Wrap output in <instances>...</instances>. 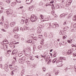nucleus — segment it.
I'll use <instances>...</instances> for the list:
<instances>
[{
    "instance_id": "obj_1",
    "label": "nucleus",
    "mask_w": 76,
    "mask_h": 76,
    "mask_svg": "<svg viewBox=\"0 0 76 76\" xmlns=\"http://www.w3.org/2000/svg\"><path fill=\"white\" fill-rule=\"evenodd\" d=\"M28 20L26 19V18L22 17L21 21L23 22L25 21V23L26 25H28L29 24V23L28 22Z\"/></svg>"
},
{
    "instance_id": "obj_2",
    "label": "nucleus",
    "mask_w": 76,
    "mask_h": 76,
    "mask_svg": "<svg viewBox=\"0 0 76 76\" xmlns=\"http://www.w3.org/2000/svg\"><path fill=\"white\" fill-rule=\"evenodd\" d=\"M31 20L33 22H35L36 20H37V17L35 16V15H32L31 18Z\"/></svg>"
},
{
    "instance_id": "obj_3",
    "label": "nucleus",
    "mask_w": 76,
    "mask_h": 76,
    "mask_svg": "<svg viewBox=\"0 0 76 76\" xmlns=\"http://www.w3.org/2000/svg\"><path fill=\"white\" fill-rule=\"evenodd\" d=\"M26 59L25 58V57L24 56L21 58H20V59H19V62L20 63L22 64L24 62V61H26Z\"/></svg>"
},
{
    "instance_id": "obj_4",
    "label": "nucleus",
    "mask_w": 76,
    "mask_h": 76,
    "mask_svg": "<svg viewBox=\"0 0 76 76\" xmlns=\"http://www.w3.org/2000/svg\"><path fill=\"white\" fill-rule=\"evenodd\" d=\"M19 27L15 26L14 27V29H13V31L15 33H16L19 31Z\"/></svg>"
},
{
    "instance_id": "obj_5",
    "label": "nucleus",
    "mask_w": 76,
    "mask_h": 76,
    "mask_svg": "<svg viewBox=\"0 0 76 76\" xmlns=\"http://www.w3.org/2000/svg\"><path fill=\"white\" fill-rule=\"evenodd\" d=\"M56 64L58 67H61V64H62V62L61 61H56Z\"/></svg>"
},
{
    "instance_id": "obj_6",
    "label": "nucleus",
    "mask_w": 76,
    "mask_h": 76,
    "mask_svg": "<svg viewBox=\"0 0 76 76\" xmlns=\"http://www.w3.org/2000/svg\"><path fill=\"white\" fill-rule=\"evenodd\" d=\"M4 28L5 29H8L9 28V23L7 21L5 22Z\"/></svg>"
},
{
    "instance_id": "obj_7",
    "label": "nucleus",
    "mask_w": 76,
    "mask_h": 76,
    "mask_svg": "<svg viewBox=\"0 0 76 76\" xmlns=\"http://www.w3.org/2000/svg\"><path fill=\"white\" fill-rule=\"evenodd\" d=\"M32 0H26V3L28 4H29L31 3V2L32 1Z\"/></svg>"
},
{
    "instance_id": "obj_8",
    "label": "nucleus",
    "mask_w": 76,
    "mask_h": 76,
    "mask_svg": "<svg viewBox=\"0 0 76 76\" xmlns=\"http://www.w3.org/2000/svg\"><path fill=\"white\" fill-rule=\"evenodd\" d=\"M62 53L63 55H67V54H67V50H64L62 51Z\"/></svg>"
},
{
    "instance_id": "obj_9",
    "label": "nucleus",
    "mask_w": 76,
    "mask_h": 76,
    "mask_svg": "<svg viewBox=\"0 0 76 76\" xmlns=\"http://www.w3.org/2000/svg\"><path fill=\"white\" fill-rule=\"evenodd\" d=\"M15 22H11L10 23V25L11 27H13L15 25Z\"/></svg>"
},
{
    "instance_id": "obj_10",
    "label": "nucleus",
    "mask_w": 76,
    "mask_h": 76,
    "mask_svg": "<svg viewBox=\"0 0 76 76\" xmlns=\"http://www.w3.org/2000/svg\"><path fill=\"white\" fill-rule=\"evenodd\" d=\"M8 65H7V64L5 65V71L6 72H7L8 71H9V69H8Z\"/></svg>"
},
{
    "instance_id": "obj_11",
    "label": "nucleus",
    "mask_w": 76,
    "mask_h": 76,
    "mask_svg": "<svg viewBox=\"0 0 76 76\" xmlns=\"http://www.w3.org/2000/svg\"><path fill=\"white\" fill-rule=\"evenodd\" d=\"M34 6H31L29 8H28V10H33L34 9Z\"/></svg>"
},
{
    "instance_id": "obj_12",
    "label": "nucleus",
    "mask_w": 76,
    "mask_h": 76,
    "mask_svg": "<svg viewBox=\"0 0 76 76\" xmlns=\"http://www.w3.org/2000/svg\"><path fill=\"white\" fill-rule=\"evenodd\" d=\"M18 52V50H17V49H14L12 51V54H16Z\"/></svg>"
},
{
    "instance_id": "obj_13",
    "label": "nucleus",
    "mask_w": 76,
    "mask_h": 76,
    "mask_svg": "<svg viewBox=\"0 0 76 76\" xmlns=\"http://www.w3.org/2000/svg\"><path fill=\"white\" fill-rule=\"evenodd\" d=\"M40 19H45H45H47V18H44V15H40Z\"/></svg>"
},
{
    "instance_id": "obj_14",
    "label": "nucleus",
    "mask_w": 76,
    "mask_h": 76,
    "mask_svg": "<svg viewBox=\"0 0 76 76\" xmlns=\"http://www.w3.org/2000/svg\"><path fill=\"white\" fill-rule=\"evenodd\" d=\"M30 51V50L29 49H26V50H24V51H25L26 53L28 54L29 53V51Z\"/></svg>"
},
{
    "instance_id": "obj_15",
    "label": "nucleus",
    "mask_w": 76,
    "mask_h": 76,
    "mask_svg": "<svg viewBox=\"0 0 76 76\" xmlns=\"http://www.w3.org/2000/svg\"><path fill=\"white\" fill-rule=\"evenodd\" d=\"M72 53V51L71 49L69 50H68V52H67L68 55L70 54H71Z\"/></svg>"
},
{
    "instance_id": "obj_16",
    "label": "nucleus",
    "mask_w": 76,
    "mask_h": 76,
    "mask_svg": "<svg viewBox=\"0 0 76 76\" xmlns=\"http://www.w3.org/2000/svg\"><path fill=\"white\" fill-rule=\"evenodd\" d=\"M16 4V2H13L11 4V6L12 7H14Z\"/></svg>"
},
{
    "instance_id": "obj_17",
    "label": "nucleus",
    "mask_w": 76,
    "mask_h": 76,
    "mask_svg": "<svg viewBox=\"0 0 76 76\" xmlns=\"http://www.w3.org/2000/svg\"><path fill=\"white\" fill-rule=\"evenodd\" d=\"M10 46L12 48H15V46H13V43H10Z\"/></svg>"
},
{
    "instance_id": "obj_18",
    "label": "nucleus",
    "mask_w": 76,
    "mask_h": 76,
    "mask_svg": "<svg viewBox=\"0 0 76 76\" xmlns=\"http://www.w3.org/2000/svg\"><path fill=\"white\" fill-rule=\"evenodd\" d=\"M1 21H2V22L0 23V24L2 26H3V25H4V22H3V20L2 19L1 20Z\"/></svg>"
},
{
    "instance_id": "obj_19",
    "label": "nucleus",
    "mask_w": 76,
    "mask_h": 76,
    "mask_svg": "<svg viewBox=\"0 0 76 76\" xmlns=\"http://www.w3.org/2000/svg\"><path fill=\"white\" fill-rule=\"evenodd\" d=\"M41 29L40 28H38L37 29V32L39 34V33H41Z\"/></svg>"
},
{
    "instance_id": "obj_20",
    "label": "nucleus",
    "mask_w": 76,
    "mask_h": 76,
    "mask_svg": "<svg viewBox=\"0 0 76 76\" xmlns=\"http://www.w3.org/2000/svg\"><path fill=\"white\" fill-rule=\"evenodd\" d=\"M32 41V40H28L26 41V43H31Z\"/></svg>"
},
{
    "instance_id": "obj_21",
    "label": "nucleus",
    "mask_w": 76,
    "mask_h": 76,
    "mask_svg": "<svg viewBox=\"0 0 76 76\" xmlns=\"http://www.w3.org/2000/svg\"><path fill=\"white\" fill-rule=\"evenodd\" d=\"M14 37L15 38H17V39H18L19 38V36L18 34H15L14 35Z\"/></svg>"
},
{
    "instance_id": "obj_22",
    "label": "nucleus",
    "mask_w": 76,
    "mask_h": 76,
    "mask_svg": "<svg viewBox=\"0 0 76 76\" xmlns=\"http://www.w3.org/2000/svg\"><path fill=\"white\" fill-rule=\"evenodd\" d=\"M72 20L74 21H76V15L74 16Z\"/></svg>"
},
{
    "instance_id": "obj_23",
    "label": "nucleus",
    "mask_w": 76,
    "mask_h": 76,
    "mask_svg": "<svg viewBox=\"0 0 76 76\" xmlns=\"http://www.w3.org/2000/svg\"><path fill=\"white\" fill-rule=\"evenodd\" d=\"M62 44L63 45H67V43L66 42H63L62 43Z\"/></svg>"
},
{
    "instance_id": "obj_24",
    "label": "nucleus",
    "mask_w": 76,
    "mask_h": 76,
    "mask_svg": "<svg viewBox=\"0 0 76 76\" xmlns=\"http://www.w3.org/2000/svg\"><path fill=\"white\" fill-rule=\"evenodd\" d=\"M71 2H68V3H67L66 4V6H67L68 7L69 6V5H70V4H71Z\"/></svg>"
},
{
    "instance_id": "obj_25",
    "label": "nucleus",
    "mask_w": 76,
    "mask_h": 76,
    "mask_svg": "<svg viewBox=\"0 0 76 76\" xmlns=\"http://www.w3.org/2000/svg\"><path fill=\"white\" fill-rule=\"evenodd\" d=\"M50 16H48L47 17V18H47V19H45V20H46V21H48V20H49V19H50Z\"/></svg>"
},
{
    "instance_id": "obj_26",
    "label": "nucleus",
    "mask_w": 76,
    "mask_h": 76,
    "mask_svg": "<svg viewBox=\"0 0 76 76\" xmlns=\"http://www.w3.org/2000/svg\"><path fill=\"white\" fill-rule=\"evenodd\" d=\"M7 42H8L7 41L4 40L3 41V44H7Z\"/></svg>"
},
{
    "instance_id": "obj_27",
    "label": "nucleus",
    "mask_w": 76,
    "mask_h": 76,
    "mask_svg": "<svg viewBox=\"0 0 76 76\" xmlns=\"http://www.w3.org/2000/svg\"><path fill=\"white\" fill-rule=\"evenodd\" d=\"M10 15H12L13 14V12H12V10L10 9L9 10Z\"/></svg>"
},
{
    "instance_id": "obj_28",
    "label": "nucleus",
    "mask_w": 76,
    "mask_h": 76,
    "mask_svg": "<svg viewBox=\"0 0 76 76\" xmlns=\"http://www.w3.org/2000/svg\"><path fill=\"white\" fill-rule=\"evenodd\" d=\"M38 49H39V50H42V46H38Z\"/></svg>"
},
{
    "instance_id": "obj_29",
    "label": "nucleus",
    "mask_w": 76,
    "mask_h": 76,
    "mask_svg": "<svg viewBox=\"0 0 76 76\" xmlns=\"http://www.w3.org/2000/svg\"><path fill=\"white\" fill-rule=\"evenodd\" d=\"M52 25H53L52 28H56V24H52Z\"/></svg>"
},
{
    "instance_id": "obj_30",
    "label": "nucleus",
    "mask_w": 76,
    "mask_h": 76,
    "mask_svg": "<svg viewBox=\"0 0 76 76\" xmlns=\"http://www.w3.org/2000/svg\"><path fill=\"white\" fill-rule=\"evenodd\" d=\"M51 6L52 9H53V10H54L55 7H54V5H53V4H51Z\"/></svg>"
},
{
    "instance_id": "obj_31",
    "label": "nucleus",
    "mask_w": 76,
    "mask_h": 76,
    "mask_svg": "<svg viewBox=\"0 0 76 76\" xmlns=\"http://www.w3.org/2000/svg\"><path fill=\"white\" fill-rule=\"evenodd\" d=\"M63 17H64V15L61 14L60 15V18H61V19H62V18H63Z\"/></svg>"
},
{
    "instance_id": "obj_32",
    "label": "nucleus",
    "mask_w": 76,
    "mask_h": 76,
    "mask_svg": "<svg viewBox=\"0 0 76 76\" xmlns=\"http://www.w3.org/2000/svg\"><path fill=\"white\" fill-rule=\"evenodd\" d=\"M3 48L2 46L0 47V52L2 50H3Z\"/></svg>"
},
{
    "instance_id": "obj_33",
    "label": "nucleus",
    "mask_w": 76,
    "mask_h": 76,
    "mask_svg": "<svg viewBox=\"0 0 76 76\" xmlns=\"http://www.w3.org/2000/svg\"><path fill=\"white\" fill-rule=\"evenodd\" d=\"M55 26L56 27H56H57V28H58V27H59V25H58V24L57 23H56V24H55Z\"/></svg>"
},
{
    "instance_id": "obj_34",
    "label": "nucleus",
    "mask_w": 76,
    "mask_h": 76,
    "mask_svg": "<svg viewBox=\"0 0 76 76\" xmlns=\"http://www.w3.org/2000/svg\"><path fill=\"white\" fill-rule=\"evenodd\" d=\"M25 55L27 57H29V56H30V54H26V53L25 54Z\"/></svg>"
},
{
    "instance_id": "obj_35",
    "label": "nucleus",
    "mask_w": 76,
    "mask_h": 76,
    "mask_svg": "<svg viewBox=\"0 0 76 76\" xmlns=\"http://www.w3.org/2000/svg\"><path fill=\"white\" fill-rule=\"evenodd\" d=\"M38 37L39 38H42V35H39Z\"/></svg>"
},
{
    "instance_id": "obj_36",
    "label": "nucleus",
    "mask_w": 76,
    "mask_h": 76,
    "mask_svg": "<svg viewBox=\"0 0 76 76\" xmlns=\"http://www.w3.org/2000/svg\"><path fill=\"white\" fill-rule=\"evenodd\" d=\"M49 5H50V6H51V4H50V3H48L46 5V7H47V6H49Z\"/></svg>"
},
{
    "instance_id": "obj_37",
    "label": "nucleus",
    "mask_w": 76,
    "mask_h": 76,
    "mask_svg": "<svg viewBox=\"0 0 76 76\" xmlns=\"http://www.w3.org/2000/svg\"><path fill=\"white\" fill-rule=\"evenodd\" d=\"M56 60H57V59H54L53 61V63H55V62H56Z\"/></svg>"
},
{
    "instance_id": "obj_38",
    "label": "nucleus",
    "mask_w": 76,
    "mask_h": 76,
    "mask_svg": "<svg viewBox=\"0 0 76 76\" xmlns=\"http://www.w3.org/2000/svg\"><path fill=\"white\" fill-rule=\"evenodd\" d=\"M7 14V15H10V12H9V11H7L6 12Z\"/></svg>"
},
{
    "instance_id": "obj_39",
    "label": "nucleus",
    "mask_w": 76,
    "mask_h": 76,
    "mask_svg": "<svg viewBox=\"0 0 76 76\" xmlns=\"http://www.w3.org/2000/svg\"><path fill=\"white\" fill-rule=\"evenodd\" d=\"M8 47L6 45H5V46H4L3 48L4 49V48H6V50H7V49Z\"/></svg>"
},
{
    "instance_id": "obj_40",
    "label": "nucleus",
    "mask_w": 76,
    "mask_h": 76,
    "mask_svg": "<svg viewBox=\"0 0 76 76\" xmlns=\"http://www.w3.org/2000/svg\"><path fill=\"white\" fill-rule=\"evenodd\" d=\"M1 31H3V32H7V31H6V30H5L4 29L2 28L1 29Z\"/></svg>"
},
{
    "instance_id": "obj_41",
    "label": "nucleus",
    "mask_w": 76,
    "mask_h": 76,
    "mask_svg": "<svg viewBox=\"0 0 76 76\" xmlns=\"http://www.w3.org/2000/svg\"><path fill=\"white\" fill-rule=\"evenodd\" d=\"M10 0H6L7 3L8 4H9V3H10Z\"/></svg>"
},
{
    "instance_id": "obj_42",
    "label": "nucleus",
    "mask_w": 76,
    "mask_h": 76,
    "mask_svg": "<svg viewBox=\"0 0 76 76\" xmlns=\"http://www.w3.org/2000/svg\"><path fill=\"white\" fill-rule=\"evenodd\" d=\"M17 1L18 3H21V1L18 0Z\"/></svg>"
},
{
    "instance_id": "obj_43",
    "label": "nucleus",
    "mask_w": 76,
    "mask_h": 76,
    "mask_svg": "<svg viewBox=\"0 0 76 76\" xmlns=\"http://www.w3.org/2000/svg\"><path fill=\"white\" fill-rule=\"evenodd\" d=\"M22 56V53H20L18 54V56L19 57H21V56Z\"/></svg>"
},
{
    "instance_id": "obj_44",
    "label": "nucleus",
    "mask_w": 76,
    "mask_h": 76,
    "mask_svg": "<svg viewBox=\"0 0 76 76\" xmlns=\"http://www.w3.org/2000/svg\"><path fill=\"white\" fill-rule=\"evenodd\" d=\"M55 12H54V11H52L51 14H52V15H54V14H55Z\"/></svg>"
},
{
    "instance_id": "obj_45",
    "label": "nucleus",
    "mask_w": 76,
    "mask_h": 76,
    "mask_svg": "<svg viewBox=\"0 0 76 76\" xmlns=\"http://www.w3.org/2000/svg\"><path fill=\"white\" fill-rule=\"evenodd\" d=\"M71 32H76V30L75 29H73L71 30Z\"/></svg>"
},
{
    "instance_id": "obj_46",
    "label": "nucleus",
    "mask_w": 76,
    "mask_h": 76,
    "mask_svg": "<svg viewBox=\"0 0 76 76\" xmlns=\"http://www.w3.org/2000/svg\"><path fill=\"white\" fill-rule=\"evenodd\" d=\"M3 13V10H1L0 11V13Z\"/></svg>"
},
{
    "instance_id": "obj_47",
    "label": "nucleus",
    "mask_w": 76,
    "mask_h": 76,
    "mask_svg": "<svg viewBox=\"0 0 76 76\" xmlns=\"http://www.w3.org/2000/svg\"><path fill=\"white\" fill-rule=\"evenodd\" d=\"M15 63V60L12 61V64H14V63Z\"/></svg>"
},
{
    "instance_id": "obj_48",
    "label": "nucleus",
    "mask_w": 76,
    "mask_h": 76,
    "mask_svg": "<svg viewBox=\"0 0 76 76\" xmlns=\"http://www.w3.org/2000/svg\"><path fill=\"white\" fill-rule=\"evenodd\" d=\"M73 26L74 28H76V23L74 24L73 25Z\"/></svg>"
},
{
    "instance_id": "obj_49",
    "label": "nucleus",
    "mask_w": 76,
    "mask_h": 76,
    "mask_svg": "<svg viewBox=\"0 0 76 76\" xmlns=\"http://www.w3.org/2000/svg\"><path fill=\"white\" fill-rule=\"evenodd\" d=\"M57 42L56 41H54V44L55 45V44H57Z\"/></svg>"
},
{
    "instance_id": "obj_50",
    "label": "nucleus",
    "mask_w": 76,
    "mask_h": 76,
    "mask_svg": "<svg viewBox=\"0 0 76 76\" xmlns=\"http://www.w3.org/2000/svg\"><path fill=\"white\" fill-rule=\"evenodd\" d=\"M54 3V1H51L50 2V4H53L52 3Z\"/></svg>"
},
{
    "instance_id": "obj_51",
    "label": "nucleus",
    "mask_w": 76,
    "mask_h": 76,
    "mask_svg": "<svg viewBox=\"0 0 76 76\" xmlns=\"http://www.w3.org/2000/svg\"><path fill=\"white\" fill-rule=\"evenodd\" d=\"M39 4L40 6H41V5H42V2H40L39 3Z\"/></svg>"
},
{
    "instance_id": "obj_52",
    "label": "nucleus",
    "mask_w": 76,
    "mask_h": 76,
    "mask_svg": "<svg viewBox=\"0 0 76 76\" xmlns=\"http://www.w3.org/2000/svg\"><path fill=\"white\" fill-rule=\"evenodd\" d=\"M72 47H76V45H72Z\"/></svg>"
},
{
    "instance_id": "obj_53",
    "label": "nucleus",
    "mask_w": 76,
    "mask_h": 76,
    "mask_svg": "<svg viewBox=\"0 0 76 76\" xmlns=\"http://www.w3.org/2000/svg\"><path fill=\"white\" fill-rule=\"evenodd\" d=\"M50 75V73H48L46 74V76H49Z\"/></svg>"
},
{
    "instance_id": "obj_54",
    "label": "nucleus",
    "mask_w": 76,
    "mask_h": 76,
    "mask_svg": "<svg viewBox=\"0 0 76 76\" xmlns=\"http://www.w3.org/2000/svg\"><path fill=\"white\" fill-rule=\"evenodd\" d=\"M43 71H44V72L45 71L46 69L45 67H43Z\"/></svg>"
},
{
    "instance_id": "obj_55",
    "label": "nucleus",
    "mask_w": 76,
    "mask_h": 76,
    "mask_svg": "<svg viewBox=\"0 0 76 76\" xmlns=\"http://www.w3.org/2000/svg\"><path fill=\"white\" fill-rule=\"evenodd\" d=\"M61 32H62L61 33L62 35H63L64 34L63 33H64V31H61Z\"/></svg>"
},
{
    "instance_id": "obj_56",
    "label": "nucleus",
    "mask_w": 76,
    "mask_h": 76,
    "mask_svg": "<svg viewBox=\"0 0 76 76\" xmlns=\"http://www.w3.org/2000/svg\"><path fill=\"white\" fill-rule=\"evenodd\" d=\"M37 39H38V38L37 37H35L34 38V40H35L36 41L37 40Z\"/></svg>"
},
{
    "instance_id": "obj_57",
    "label": "nucleus",
    "mask_w": 76,
    "mask_h": 76,
    "mask_svg": "<svg viewBox=\"0 0 76 76\" xmlns=\"http://www.w3.org/2000/svg\"><path fill=\"white\" fill-rule=\"evenodd\" d=\"M66 24V22H64V23L63 25H65Z\"/></svg>"
},
{
    "instance_id": "obj_58",
    "label": "nucleus",
    "mask_w": 76,
    "mask_h": 76,
    "mask_svg": "<svg viewBox=\"0 0 76 76\" xmlns=\"http://www.w3.org/2000/svg\"><path fill=\"white\" fill-rule=\"evenodd\" d=\"M23 6H22L21 7H20L19 8V9H23Z\"/></svg>"
},
{
    "instance_id": "obj_59",
    "label": "nucleus",
    "mask_w": 76,
    "mask_h": 76,
    "mask_svg": "<svg viewBox=\"0 0 76 76\" xmlns=\"http://www.w3.org/2000/svg\"><path fill=\"white\" fill-rule=\"evenodd\" d=\"M10 69L11 70H12L13 69V67H10Z\"/></svg>"
},
{
    "instance_id": "obj_60",
    "label": "nucleus",
    "mask_w": 76,
    "mask_h": 76,
    "mask_svg": "<svg viewBox=\"0 0 76 76\" xmlns=\"http://www.w3.org/2000/svg\"><path fill=\"white\" fill-rule=\"evenodd\" d=\"M73 55H74V56H76V53H73Z\"/></svg>"
},
{
    "instance_id": "obj_61",
    "label": "nucleus",
    "mask_w": 76,
    "mask_h": 76,
    "mask_svg": "<svg viewBox=\"0 0 76 76\" xmlns=\"http://www.w3.org/2000/svg\"><path fill=\"white\" fill-rule=\"evenodd\" d=\"M58 73H59V71H57V72H56V75H57L58 74Z\"/></svg>"
},
{
    "instance_id": "obj_62",
    "label": "nucleus",
    "mask_w": 76,
    "mask_h": 76,
    "mask_svg": "<svg viewBox=\"0 0 76 76\" xmlns=\"http://www.w3.org/2000/svg\"><path fill=\"white\" fill-rule=\"evenodd\" d=\"M10 53V52H11V50H7V53H8V52Z\"/></svg>"
},
{
    "instance_id": "obj_63",
    "label": "nucleus",
    "mask_w": 76,
    "mask_h": 76,
    "mask_svg": "<svg viewBox=\"0 0 76 76\" xmlns=\"http://www.w3.org/2000/svg\"><path fill=\"white\" fill-rule=\"evenodd\" d=\"M39 27L40 28H43L44 27V26L41 25H40Z\"/></svg>"
},
{
    "instance_id": "obj_64",
    "label": "nucleus",
    "mask_w": 76,
    "mask_h": 76,
    "mask_svg": "<svg viewBox=\"0 0 76 76\" xmlns=\"http://www.w3.org/2000/svg\"><path fill=\"white\" fill-rule=\"evenodd\" d=\"M75 69H74V70H75V72H76V66H75Z\"/></svg>"
}]
</instances>
